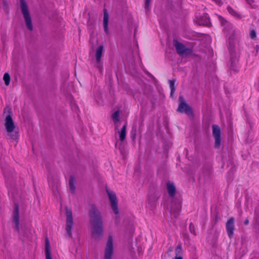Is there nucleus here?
Segmentation results:
<instances>
[{
    "instance_id": "nucleus-29",
    "label": "nucleus",
    "mask_w": 259,
    "mask_h": 259,
    "mask_svg": "<svg viewBox=\"0 0 259 259\" xmlns=\"http://www.w3.org/2000/svg\"><path fill=\"white\" fill-rule=\"evenodd\" d=\"M213 1L219 6H221L223 4V2L221 0H213Z\"/></svg>"
},
{
    "instance_id": "nucleus-26",
    "label": "nucleus",
    "mask_w": 259,
    "mask_h": 259,
    "mask_svg": "<svg viewBox=\"0 0 259 259\" xmlns=\"http://www.w3.org/2000/svg\"><path fill=\"white\" fill-rule=\"evenodd\" d=\"M189 228L190 232L193 233L194 235H196V233L195 231V227L193 223H191L190 224Z\"/></svg>"
},
{
    "instance_id": "nucleus-30",
    "label": "nucleus",
    "mask_w": 259,
    "mask_h": 259,
    "mask_svg": "<svg viewBox=\"0 0 259 259\" xmlns=\"http://www.w3.org/2000/svg\"><path fill=\"white\" fill-rule=\"evenodd\" d=\"M244 224H245V225H248V224H249V220H248L247 219H246L245 220V221H244Z\"/></svg>"
},
{
    "instance_id": "nucleus-13",
    "label": "nucleus",
    "mask_w": 259,
    "mask_h": 259,
    "mask_svg": "<svg viewBox=\"0 0 259 259\" xmlns=\"http://www.w3.org/2000/svg\"><path fill=\"white\" fill-rule=\"evenodd\" d=\"M109 15L106 9L104 10L103 27L106 34L109 33L108 30Z\"/></svg>"
},
{
    "instance_id": "nucleus-10",
    "label": "nucleus",
    "mask_w": 259,
    "mask_h": 259,
    "mask_svg": "<svg viewBox=\"0 0 259 259\" xmlns=\"http://www.w3.org/2000/svg\"><path fill=\"white\" fill-rule=\"evenodd\" d=\"M19 221H20V217H19V206L17 204H15L13 215V222L14 224V228L16 231L18 232H20V228H19Z\"/></svg>"
},
{
    "instance_id": "nucleus-8",
    "label": "nucleus",
    "mask_w": 259,
    "mask_h": 259,
    "mask_svg": "<svg viewBox=\"0 0 259 259\" xmlns=\"http://www.w3.org/2000/svg\"><path fill=\"white\" fill-rule=\"evenodd\" d=\"M212 128V135L215 140L214 147L215 148H219L221 143L220 127L218 125L213 124Z\"/></svg>"
},
{
    "instance_id": "nucleus-25",
    "label": "nucleus",
    "mask_w": 259,
    "mask_h": 259,
    "mask_svg": "<svg viewBox=\"0 0 259 259\" xmlns=\"http://www.w3.org/2000/svg\"><path fill=\"white\" fill-rule=\"evenodd\" d=\"M227 10L228 12L232 15L236 17L239 16V15L237 14V13L234 10H233V9H232L231 7L228 6L227 7Z\"/></svg>"
},
{
    "instance_id": "nucleus-31",
    "label": "nucleus",
    "mask_w": 259,
    "mask_h": 259,
    "mask_svg": "<svg viewBox=\"0 0 259 259\" xmlns=\"http://www.w3.org/2000/svg\"><path fill=\"white\" fill-rule=\"evenodd\" d=\"M222 24H224L225 23H227V21L223 19L222 18L220 19Z\"/></svg>"
},
{
    "instance_id": "nucleus-32",
    "label": "nucleus",
    "mask_w": 259,
    "mask_h": 259,
    "mask_svg": "<svg viewBox=\"0 0 259 259\" xmlns=\"http://www.w3.org/2000/svg\"><path fill=\"white\" fill-rule=\"evenodd\" d=\"M246 1L250 5L253 2V0H246Z\"/></svg>"
},
{
    "instance_id": "nucleus-18",
    "label": "nucleus",
    "mask_w": 259,
    "mask_h": 259,
    "mask_svg": "<svg viewBox=\"0 0 259 259\" xmlns=\"http://www.w3.org/2000/svg\"><path fill=\"white\" fill-rule=\"evenodd\" d=\"M126 123L122 127L121 131L119 133V140L123 141L126 137Z\"/></svg>"
},
{
    "instance_id": "nucleus-7",
    "label": "nucleus",
    "mask_w": 259,
    "mask_h": 259,
    "mask_svg": "<svg viewBox=\"0 0 259 259\" xmlns=\"http://www.w3.org/2000/svg\"><path fill=\"white\" fill-rule=\"evenodd\" d=\"M113 254V244L112 236L108 237L104 252V259H112Z\"/></svg>"
},
{
    "instance_id": "nucleus-23",
    "label": "nucleus",
    "mask_w": 259,
    "mask_h": 259,
    "mask_svg": "<svg viewBox=\"0 0 259 259\" xmlns=\"http://www.w3.org/2000/svg\"><path fill=\"white\" fill-rule=\"evenodd\" d=\"M3 79L5 81V83L6 85L8 86L10 84L11 77H10V74L6 72L4 74V77H3Z\"/></svg>"
},
{
    "instance_id": "nucleus-5",
    "label": "nucleus",
    "mask_w": 259,
    "mask_h": 259,
    "mask_svg": "<svg viewBox=\"0 0 259 259\" xmlns=\"http://www.w3.org/2000/svg\"><path fill=\"white\" fill-rule=\"evenodd\" d=\"M66 231L67 236L69 238L72 237V230L73 228V221L72 211L70 209L66 208Z\"/></svg>"
},
{
    "instance_id": "nucleus-12",
    "label": "nucleus",
    "mask_w": 259,
    "mask_h": 259,
    "mask_svg": "<svg viewBox=\"0 0 259 259\" xmlns=\"http://www.w3.org/2000/svg\"><path fill=\"white\" fill-rule=\"evenodd\" d=\"M110 201L111 202V205L112 208L114 212L117 214L118 213V209L117 207V200L115 194L114 192H110L108 190L107 191Z\"/></svg>"
},
{
    "instance_id": "nucleus-1",
    "label": "nucleus",
    "mask_w": 259,
    "mask_h": 259,
    "mask_svg": "<svg viewBox=\"0 0 259 259\" xmlns=\"http://www.w3.org/2000/svg\"><path fill=\"white\" fill-rule=\"evenodd\" d=\"M89 215L92 227V237L99 240L103 236V222L101 214L95 205H90Z\"/></svg>"
},
{
    "instance_id": "nucleus-15",
    "label": "nucleus",
    "mask_w": 259,
    "mask_h": 259,
    "mask_svg": "<svg viewBox=\"0 0 259 259\" xmlns=\"http://www.w3.org/2000/svg\"><path fill=\"white\" fill-rule=\"evenodd\" d=\"M167 190L170 197H173L176 192V187L172 183L168 182L166 184Z\"/></svg>"
},
{
    "instance_id": "nucleus-33",
    "label": "nucleus",
    "mask_w": 259,
    "mask_h": 259,
    "mask_svg": "<svg viewBox=\"0 0 259 259\" xmlns=\"http://www.w3.org/2000/svg\"><path fill=\"white\" fill-rule=\"evenodd\" d=\"M174 259H183L182 257H177L176 258H174Z\"/></svg>"
},
{
    "instance_id": "nucleus-2",
    "label": "nucleus",
    "mask_w": 259,
    "mask_h": 259,
    "mask_svg": "<svg viewBox=\"0 0 259 259\" xmlns=\"http://www.w3.org/2000/svg\"><path fill=\"white\" fill-rule=\"evenodd\" d=\"M7 108L9 114L7 115L5 119L4 125L6 131L5 136L8 139L16 140L18 138V132L16 130L17 127L11 116V110L9 107Z\"/></svg>"
},
{
    "instance_id": "nucleus-20",
    "label": "nucleus",
    "mask_w": 259,
    "mask_h": 259,
    "mask_svg": "<svg viewBox=\"0 0 259 259\" xmlns=\"http://www.w3.org/2000/svg\"><path fill=\"white\" fill-rule=\"evenodd\" d=\"M70 190L72 193H74L75 190V180L73 177H71L69 180Z\"/></svg>"
},
{
    "instance_id": "nucleus-24",
    "label": "nucleus",
    "mask_w": 259,
    "mask_h": 259,
    "mask_svg": "<svg viewBox=\"0 0 259 259\" xmlns=\"http://www.w3.org/2000/svg\"><path fill=\"white\" fill-rule=\"evenodd\" d=\"M176 256L175 258L177 257H182L181 254L182 253V247L181 245H178L175 249Z\"/></svg>"
},
{
    "instance_id": "nucleus-6",
    "label": "nucleus",
    "mask_w": 259,
    "mask_h": 259,
    "mask_svg": "<svg viewBox=\"0 0 259 259\" xmlns=\"http://www.w3.org/2000/svg\"><path fill=\"white\" fill-rule=\"evenodd\" d=\"M180 104L177 109V111L180 113H184L188 115H192L193 111L190 106H189L185 102L183 96H180L179 98Z\"/></svg>"
},
{
    "instance_id": "nucleus-27",
    "label": "nucleus",
    "mask_w": 259,
    "mask_h": 259,
    "mask_svg": "<svg viewBox=\"0 0 259 259\" xmlns=\"http://www.w3.org/2000/svg\"><path fill=\"white\" fill-rule=\"evenodd\" d=\"M250 37L252 39L256 37V32L254 30H252L250 31Z\"/></svg>"
},
{
    "instance_id": "nucleus-3",
    "label": "nucleus",
    "mask_w": 259,
    "mask_h": 259,
    "mask_svg": "<svg viewBox=\"0 0 259 259\" xmlns=\"http://www.w3.org/2000/svg\"><path fill=\"white\" fill-rule=\"evenodd\" d=\"M20 1L21 12L25 20L26 26L29 30L32 31L33 26L27 5L25 0H20Z\"/></svg>"
},
{
    "instance_id": "nucleus-9",
    "label": "nucleus",
    "mask_w": 259,
    "mask_h": 259,
    "mask_svg": "<svg viewBox=\"0 0 259 259\" xmlns=\"http://www.w3.org/2000/svg\"><path fill=\"white\" fill-rule=\"evenodd\" d=\"M181 202L177 200H173L170 205V212L175 218H177L181 209Z\"/></svg>"
},
{
    "instance_id": "nucleus-17",
    "label": "nucleus",
    "mask_w": 259,
    "mask_h": 259,
    "mask_svg": "<svg viewBox=\"0 0 259 259\" xmlns=\"http://www.w3.org/2000/svg\"><path fill=\"white\" fill-rule=\"evenodd\" d=\"M198 23L199 25H208L210 23V19L207 15L206 14L204 16L200 18L198 20Z\"/></svg>"
},
{
    "instance_id": "nucleus-21",
    "label": "nucleus",
    "mask_w": 259,
    "mask_h": 259,
    "mask_svg": "<svg viewBox=\"0 0 259 259\" xmlns=\"http://www.w3.org/2000/svg\"><path fill=\"white\" fill-rule=\"evenodd\" d=\"M175 79L169 80V87L170 88V96H171L174 94V93L175 92Z\"/></svg>"
},
{
    "instance_id": "nucleus-22",
    "label": "nucleus",
    "mask_w": 259,
    "mask_h": 259,
    "mask_svg": "<svg viewBox=\"0 0 259 259\" xmlns=\"http://www.w3.org/2000/svg\"><path fill=\"white\" fill-rule=\"evenodd\" d=\"M112 118L115 123L118 122L119 121V111L117 110L114 112L112 115Z\"/></svg>"
},
{
    "instance_id": "nucleus-16",
    "label": "nucleus",
    "mask_w": 259,
    "mask_h": 259,
    "mask_svg": "<svg viewBox=\"0 0 259 259\" xmlns=\"http://www.w3.org/2000/svg\"><path fill=\"white\" fill-rule=\"evenodd\" d=\"M46 259H52L49 239L46 238L45 243Z\"/></svg>"
},
{
    "instance_id": "nucleus-11",
    "label": "nucleus",
    "mask_w": 259,
    "mask_h": 259,
    "mask_svg": "<svg viewBox=\"0 0 259 259\" xmlns=\"http://www.w3.org/2000/svg\"><path fill=\"white\" fill-rule=\"evenodd\" d=\"M234 222V219L231 217L227 221L226 224V231L230 238H233L234 236V231L235 230Z\"/></svg>"
},
{
    "instance_id": "nucleus-28",
    "label": "nucleus",
    "mask_w": 259,
    "mask_h": 259,
    "mask_svg": "<svg viewBox=\"0 0 259 259\" xmlns=\"http://www.w3.org/2000/svg\"><path fill=\"white\" fill-rule=\"evenodd\" d=\"M150 0H146L145 4V8L146 10H148L149 6Z\"/></svg>"
},
{
    "instance_id": "nucleus-19",
    "label": "nucleus",
    "mask_w": 259,
    "mask_h": 259,
    "mask_svg": "<svg viewBox=\"0 0 259 259\" xmlns=\"http://www.w3.org/2000/svg\"><path fill=\"white\" fill-rule=\"evenodd\" d=\"M230 64L229 65L230 69L236 71V58L232 54L230 59Z\"/></svg>"
},
{
    "instance_id": "nucleus-14",
    "label": "nucleus",
    "mask_w": 259,
    "mask_h": 259,
    "mask_svg": "<svg viewBox=\"0 0 259 259\" xmlns=\"http://www.w3.org/2000/svg\"><path fill=\"white\" fill-rule=\"evenodd\" d=\"M103 50V47L102 46H100L98 47L96 52V59L98 63V65H97V67H98V68L101 70V67L100 65V62L101 61V58L102 55V52Z\"/></svg>"
},
{
    "instance_id": "nucleus-4",
    "label": "nucleus",
    "mask_w": 259,
    "mask_h": 259,
    "mask_svg": "<svg viewBox=\"0 0 259 259\" xmlns=\"http://www.w3.org/2000/svg\"><path fill=\"white\" fill-rule=\"evenodd\" d=\"M173 42L176 48V52L180 56L190 55L193 54L192 49L186 48L184 45L179 42L177 40H174Z\"/></svg>"
}]
</instances>
